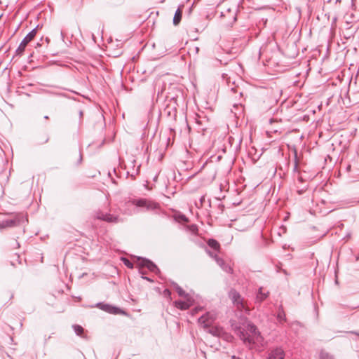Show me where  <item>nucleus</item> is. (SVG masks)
<instances>
[{
  "label": "nucleus",
  "instance_id": "nucleus-1",
  "mask_svg": "<svg viewBox=\"0 0 359 359\" xmlns=\"http://www.w3.org/2000/svg\"><path fill=\"white\" fill-rule=\"evenodd\" d=\"M231 322L233 330L244 344H252L261 341L262 337L256 326L246 319L241 323L232 320Z\"/></svg>",
  "mask_w": 359,
  "mask_h": 359
},
{
  "label": "nucleus",
  "instance_id": "nucleus-2",
  "mask_svg": "<svg viewBox=\"0 0 359 359\" xmlns=\"http://www.w3.org/2000/svg\"><path fill=\"white\" fill-rule=\"evenodd\" d=\"M26 216L22 213H17L12 218L0 222V231L7 228H12L27 222Z\"/></svg>",
  "mask_w": 359,
  "mask_h": 359
},
{
  "label": "nucleus",
  "instance_id": "nucleus-3",
  "mask_svg": "<svg viewBox=\"0 0 359 359\" xmlns=\"http://www.w3.org/2000/svg\"><path fill=\"white\" fill-rule=\"evenodd\" d=\"M39 25H37L35 28H34L31 32H29L26 36L22 40L19 46L15 50V54L17 55H22L27 45L35 37L37 33V29H39Z\"/></svg>",
  "mask_w": 359,
  "mask_h": 359
},
{
  "label": "nucleus",
  "instance_id": "nucleus-4",
  "mask_svg": "<svg viewBox=\"0 0 359 359\" xmlns=\"http://www.w3.org/2000/svg\"><path fill=\"white\" fill-rule=\"evenodd\" d=\"M285 353L280 346L272 347L268 349L265 359H284Z\"/></svg>",
  "mask_w": 359,
  "mask_h": 359
},
{
  "label": "nucleus",
  "instance_id": "nucleus-5",
  "mask_svg": "<svg viewBox=\"0 0 359 359\" xmlns=\"http://www.w3.org/2000/svg\"><path fill=\"white\" fill-rule=\"evenodd\" d=\"M133 203L137 207L145 208L147 210H154L158 207L157 203L145 198L135 200Z\"/></svg>",
  "mask_w": 359,
  "mask_h": 359
},
{
  "label": "nucleus",
  "instance_id": "nucleus-6",
  "mask_svg": "<svg viewBox=\"0 0 359 359\" xmlns=\"http://www.w3.org/2000/svg\"><path fill=\"white\" fill-rule=\"evenodd\" d=\"M139 265L141 267H145L148 269L150 271L158 273L159 272V269L157 266L152 262L151 261L144 259V258H138Z\"/></svg>",
  "mask_w": 359,
  "mask_h": 359
},
{
  "label": "nucleus",
  "instance_id": "nucleus-7",
  "mask_svg": "<svg viewBox=\"0 0 359 359\" xmlns=\"http://www.w3.org/2000/svg\"><path fill=\"white\" fill-rule=\"evenodd\" d=\"M229 297L233 303L236 305L238 309L241 310L244 309L245 306L243 302V299L237 291L235 290H231L229 292Z\"/></svg>",
  "mask_w": 359,
  "mask_h": 359
},
{
  "label": "nucleus",
  "instance_id": "nucleus-8",
  "mask_svg": "<svg viewBox=\"0 0 359 359\" xmlns=\"http://www.w3.org/2000/svg\"><path fill=\"white\" fill-rule=\"evenodd\" d=\"M96 217L98 219L111 223H117L119 221L117 216H114L111 214L105 213L103 212H98L96 215Z\"/></svg>",
  "mask_w": 359,
  "mask_h": 359
},
{
  "label": "nucleus",
  "instance_id": "nucleus-9",
  "mask_svg": "<svg viewBox=\"0 0 359 359\" xmlns=\"http://www.w3.org/2000/svg\"><path fill=\"white\" fill-rule=\"evenodd\" d=\"M95 306L109 313L118 314L120 313V309L114 307L110 304L100 302L97 303Z\"/></svg>",
  "mask_w": 359,
  "mask_h": 359
},
{
  "label": "nucleus",
  "instance_id": "nucleus-10",
  "mask_svg": "<svg viewBox=\"0 0 359 359\" xmlns=\"http://www.w3.org/2000/svg\"><path fill=\"white\" fill-rule=\"evenodd\" d=\"M214 316L212 314L207 313L205 315L202 316L198 318V323L203 325L205 327L210 326L214 321Z\"/></svg>",
  "mask_w": 359,
  "mask_h": 359
},
{
  "label": "nucleus",
  "instance_id": "nucleus-11",
  "mask_svg": "<svg viewBox=\"0 0 359 359\" xmlns=\"http://www.w3.org/2000/svg\"><path fill=\"white\" fill-rule=\"evenodd\" d=\"M269 291H265L263 287H260L259 289L258 292L257 293L256 299L259 302H262L264 301L269 296Z\"/></svg>",
  "mask_w": 359,
  "mask_h": 359
},
{
  "label": "nucleus",
  "instance_id": "nucleus-12",
  "mask_svg": "<svg viewBox=\"0 0 359 359\" xmlns=\"http://www.w3.org/2000/svg\"><path fill=\"white\" fill-rule=\"evenodd\" d=\"M174 305L176 308H177L180 310H187L189 308V306H191V304L188 301L184 302V301L179 300V301H175L174 302Z\"/></svg>",
  "mask_w": 359,
  "mask_h": 359
},
{
  "label": "nucleus",
  "instance_id": "nucleus-13",
  "mask_svg": "<svg viewBox=\"0 0 359 359\" xmlns=\"http://www.w3.org/2000/svg\"><path fill=\"white\" fill-rule=\"evenodd\" d=\"M182 7H183V6H180L177 11H175V13L174 15V18H173V24L175 25H177L181 20H182Z\"/></svg>",
  "mask_w": 359,
  "mask_h": 359
},
{
  "label": "nucleus",
  "instance_id": "nucleus-14",
  "mask_svg": "<svg viewBox=\"0 0 359 359\" xmlns=\"http://www.w3.org/2000/svg\"><path fill=\"white\" fill-rule=\"evenodd\" d=\"M172 286L175 290L177 291L180 297L187 298L188 294L176 283H172Z\"/></svg>",
  "mask_w": 359,
  "mask_h": 359
},
{
  "label": "nucleus",
  "instance_id": "nucleus-15",
  "mask_svg": "<svg viewBox=\"0 0 359 359\" xmlns=\"http://www.w3.org/2000/svg\"><path fill=\"white\" fill-rule=\"evenodd\" d=\"M208 245L215 251H219L220 248L219 243L216 240L212 238L208 241Z\"/></svg>",
  "mask_w": 359,
  "mask_h": 359
},
{
  "label": "nucleus",
  "instance_id": "nucleus-16",
  "mask_svg": "<svg viewBox=\"0 0 359 359\" xmlns=\"http://www.w3.org/2000/svg\"><path fill=\"white\" fill-rule=\"evenodd\" d=\"M277 319L280 323L286 320L285 313L283 311L282 306H280L278 309V311L277 313Z\"/></svg>",
  "mask_w": 359,
  "mask_h": 359
},
{
  "label": "nucleus",
  "instance_id": "nucleus-17",
  "mask_svg": "<svg viewBox=\"0 0 359 359\" xmlns=\"http://www.w3.org/2000/svg\"><path fill=\"white\" fill-rule=\"evenodd\" d=\"M73 329H74L75 333L78 336H80V337H83V334L84 330H83V328L81 325H73Z\"/></svg>",
  "mask_w": 359,
  "mask_h": 359
},
{
  "label": "nucleus",
  "instance_id": "nucleus-18",
  "mask_svg": "<svg viewBox=\"0 0 359 359\" xmlns=\"http://www.w3.org/2000/svg\"><path fill=\"white\" fill-rule=\"evenodd\" d=\"M175 219L177 222H184L185 223V222H188V218L184 215H182V214L175 215Z\"/></svg>",
  "mask_w": 359,
  "mask_h": 359
},
{
  "label": "nucleus",
  "instance_id": "nucleus-19",
  "mask_svg": "<svg viewBox=\"0 0 359 359\" xmlns=\"http://www.w3.org/2000/svg\"><path fill=\"white\" fill-rule=\"evenodd\" d=\"M319 359H334V358L328 353L324 351H321L320 353Z\"/></svg>",
  "mask_w": 359,
  "mask_h": 359
},
{
  "label": "nucleus",
  "instance_id": "nucleus-20",
  "mask_svg": "<svg viewBox=\"0 0 359 359\" xmlns=\"http://www.w3.org/2000/svg\"><path fill=\"white\" fill-rule=\"evenodd\" d=\"M122 260L127 267H128L129 269L133 268V264L131 262H130L128 259L123 258Z\"/></svg>",
  "mask_w": 359,
  "mask_h": 359
},
{
  "label": "nucleus",
  "instance_id": "nucleus-21",
  "mask_svg": "<svg viewBox=\"0 0 359 359\" xmlns=\"http://www.w3.org/2000/svg\"><path fill=\"white\" fill-rule=\"evenodd\" d=\"M215 262H217V264L222 268L224 265H225V262L224 261L219 258V257L217 256H215Z\"/></svg>",
  "mask_w": 359,
  "mask_h": 359
},
{
  "label": "nucleus",
  "instance_id": "nucleus-22",
  "mask_svg": "<svg viewBox=\"0 0 359 359\" xmlns=\"http://www.w3.org/2000/svg\"><path fill=\"white\" fill-rule=\"evenodd\" d=\"M163 296L168 299V301H171V292L168 289L164 290Z\"/></svg>",
  "mask_w": 359,
  "mask_h": 359
},
{
  "label": "nucleus",
  "instance_id": "nucleus-23",
  "mask_svg": "<svg viewBox=\"0 0 359 359\" xmlns=\"http://www.w3.org/2000/svg\"><path fill=\"white\" fill-rule=\"evenodd\" d=\"M222 269L226 271V273H231L232 272V269L231 267L229 265V264H226L225 263V265H224Z\"/></svg>",
  "mask_w": 359,
  "mask_h": 359
},
{
  "label": "nucleus",
  "instance_id": "nucleus-24",
  "mask_svg": "<svg viewBox=\"0 0 359 359\" xmlns=\"http://www.w3.org/2000/svg\"><path fill=\"white\" fill-rule=\"evenodd\" d=\"M293 171L294 172H299L298 170V161H297V154H295V159H294V168H293Z\"/></svg>",
  "mask_w": 359,
  "mask_h": 359
},
{
  "label": "nucleus",
  "instance_id": "nucleus-25",
  "mask_svg": "<svg viewBox=\"0 0 359 359\" xmlns=\"http://www.w3.org/2000/svg\"><path fill=\"white\" fill-rule=\"evenodd\" d=\"M206 252L212 257L215 259V256H217L215 252H210L209 250H206Z\"/></svg>",
  "mask_w": 359,
  "mask_h": 359
},
{
  "label": "nucleus",
  "instance_id": "nucleus-26",
  "mask_svg": "<svg viewBox=\"0 0 359 359\" xmlns=\"http://www.w3.org/2000/svg\"><path fill=\"white\" fill-rule=\"evenodd\" d=\"M43 37H41L40 39V42L37 43V46H41L43 44Z\"/></svg>",
  "mask_w": 359,
  "mask_h": 359
},
{
  "label": "nucleus",
  "instance_id": "nucleus-27",
  "mask_svg": "<svg viewBox=\"0 0 359 359\" xmlns=\"http://www.w3.org/2000/svg\"><path fill=\"white\" fill-rule=\"evenodd\" d=\"M43 40L45 41L46 45H48L50 43V39L48 37L43 38Z\"/></svg>",
  "mask_w": 359,
  "mask_h": 359
},
{
  "label": "nucleus",
  "instance_id": "nucleus-28",
  "mask_svg": "<svg viewBox=\"0 0 359 359\" xmlns=\"http://www.w3.org/2000/svg\"><path fill=\"white\" fill-rule=\"evenodd\" d=\"M60 35H61L62 39L64 40V39H65V33H64V32L62 30H61V32H60Z\"/></svg>",
  "mask_w": 359,
  "mask_h": 359
},
{
  "label": "nucleus",
  "instance_id": "nucleus-29",
  "mask_svg": "<svg viewBox=\"0 0 359 359\" xmlns=\"http://www.w3.org/2000/svg\"><path fill=\"white\" fill-rule=\"evenodd\" d=\"M142 278H144V279H146V280H149V281H150V282H152V281H153L152 280H151V279H150V278H149L148 277L142 276Z\"/></svg>",
  "mask_w": 359,
  "mask_h": 359
},
{
  "label": "nucleus",
  "instance_id": "nucleus-30",
  "mask_svg": "<svg viewBox=\"0 0 359 359\" xmlns=\"http://www.w3.org/2000/svg\"><path fill=\"white\" fill-rule=\"evenodd\" d=\"M298 179H299V180L300 182H302V177H298Z\"/></svg>",
  "mask_w": 359,
  "mask_h": 359
},
{
  "label": "nucleus",
  "instance_id": "nucleus-31",
  "mask_svg": "<svg viewBox=\"0 0 359 359\" xmlns=\"http://www.w3.org/2000/svg\"><path fill=\"white\" fill-rule=\"evenodd\" d=\"M79 114H80V116H83V112H82V111H80Z\"/></svg>",
  "mask_w": 359,
  "mask_h": 359
},
{
  "label": "nucleus",
  "instance_id": "nucleus-32",
  "mask_svg": "<svg viewBox=\"0 0 359 359\" xmlns=\"http://www.w3.org/2000/svg\"><path fill=\"white\" fill-rule=\"evenodd\" d=\"M231 90H232L233 92H236V88H231Z\"/></svg>",
  "mask_w": 359,
  "mask_h": 359
},
{
  "label": "nucleus",
  "instance_id": "nucleus-33",
  "mask_svg": "<svg viewBox=\"0 0 359 359\" xmlns=\"http://www.w3.org/2000/svg\"><path fill=\"white\" fill-rule=\"evenodd\" d=\"M44 118H45V119H48V118H49V117H48V116H44Z\"/></svg>",
  "mask_w": 359,
  "mask_h": 359
},
{
  "label": "nucleus",
  "instance_id": "nucleus-34",
  "mask_svg": "<svg viewBox=\"0 0 359 359\" xmlns=\"http://www.w3.org/2000/svg\"><path fill=\"white\" fill-rule=\"evenodd\" d=\"M355 334L359 336V333L358 332H353Z\"/></svg>",
  "mask_w": 359,
  "mask_h": 359
}]
</instances>
